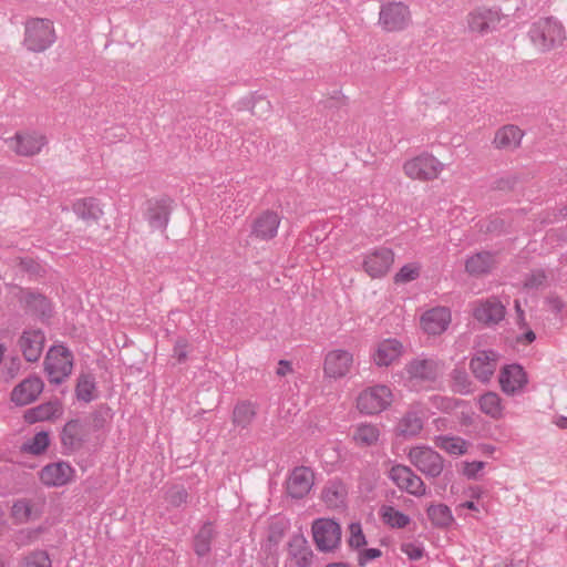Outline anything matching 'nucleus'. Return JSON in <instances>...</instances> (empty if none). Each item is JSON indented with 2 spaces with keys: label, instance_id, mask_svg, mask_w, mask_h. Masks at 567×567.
<instances>
[{
  "label": "nucleus",
  "instance_id": "nucleus-1",
  "mask_svg": "<svg viewBox=\"0 0 567 567\" xmlns=\"http://www.w3.org/2000/svg\"><path fill=\"white\" fill-rule=\"evenodd\" d=\"M56 40L53 23L48 19L31 18L25 21L23 45L28 51L40 53Z\"/></svg>",
  "mask_w": 567,
  "mask_h": 567
},
{
  "label": "nucleus",
  "instance_id": "nucleus-2",
  "mask_svg": "<svg viewBox=\"0 0 567 567\" xmlns=\"http://www.w3.org/2000/svg\"><path fill=\"white\" fill-rule=\"evenodd\" d=\"M528 35L533 44L542 52L560 45L566 38L564 27L553 18L535 22L529 29Z\"/></svg>",
  "mask_w": 567,
  "mask_h": 567
},
{
  "label": "nucleus",
  "instance_id": "nucleus-3",
  "mask_svg": "<svg viewBox=\"0 0 567 567\" xmlns=\"http://www.w3.org/2000/svg\"><path fill=\"white\" fill-rule=\"evenodd\" d=\"M59 436L63 455H73L80 452L90 440L86 421L82 417L69 420L62 426Z\"/></svg>",
  "mask_w": 567,
  "mask_h": 567
},
{
  "label": "nucleus",
  "instance_id": "nucleus-4",
  "mask_svg": "<svg viewBox=\"0 0 567 567\" xmlns=\"http://www.w3.org/2000/svg\"><path fill=\"white\" fill-rule=\"evenodd\" d=\"M72 353L63 346H54L49 349L44 359V371L51 383L60 384L72 372Z\"/></svg>",
  "mask_w": 567,
  "mask_h": 567
},
{
  "label": "nucleus",
  "instance_id": "nucleus-5",
  "mask_svg": "<svg viewBox=\"0 0 567 567\" xmlns=\"http://www.w3.org/2000/svg\"><path fill=\"white\" fill-rule=\"evenodd\" d=\"M443 164L429 153L420 154L403 165L404 174L411 179L429 182L436 179L443 171Z\"/></svg>",
  "mask_w": 567,
  "mask_h": 567
},
{
  "label": "nucleus",
  "instance_id": "nucleus-6",
  "mask_svg": "<svg viewBox=\"0 0 567 567\" xmlns=\"http://www.w3.org/2000/svg\"><path fill=\"white\" fill-rule=\"evenodd\" d=\"M410 462L425 476L435 478L444 470V458L429 446H416L410 450Z\"/></svg>",
  "mask_w": 567,
  "mask_h": 567
},
{
  "label": "nucleus",
  "instance_id": "nucleus-7",
  "mask_svg": "<svg viewBox=\"0 0 567 567\" xmlns=\"http://www.w3.org/2000/svg\"><path fill=\"white\" fill-rule=\"evenodd\" d=\"M312 536L320 551H332L340 545L341 527L333 519L318 518L312 524Z\"/></svg>",
  "mask_w": 567,
  "mask_h": 567
},
{
  "label": "nucleus",
  "instance_id": "nucleus-8",
  "mask_svg": "<svg viewBox=\"0 0 567 567\" xmlns=\"http://www.w3.org/2000/svg\"><path fill=\"white\" fill-rule=\"evenodd\" d=\"M392 401V392L386 385H375L360 393L357 406L365 414H378L385 410Z\"/></svg>",
  "mask_w": 567,
  "mask_h": 567
},
{
  "label": "nucleus",
  "instance_id": "nucleus-9",
  "mask_svg": "<svg viewBox=\"0 0 567 567\" xmlns=\"http://www.w3.org/2000/svg\"><path fill=\"white\" fill-rule=\"evenodd\" d=\"M501 20L502 13L495 8L478 7L466 16L468 31L481 35L496 30Z\"/></svg>",
  "mask_w": 567,
  "mask_h": 567
},
{
  "label": "nucleus",
  "instance_id": "nucleus-10",
  "mask_svg": "<svg viewBox=\"0 0 567 567\" xmlns=\"http://www.w3.org/2000/svg\"><path fill=\"white\" fill-rule=\"evenodd\" d=\"M410 22V11L402 2H390L381 7L379 23L389 32L405 29Z\"/></svg>",
  "mask_w": 567,
  "mask_h": 567
},
{
  "label": "nucleus",
  "instance_id": "nucleus-11",
  "mask_svg": "<svg viewBox=\"0 0 567 567\" xmlns=\"http://www.w3.org/2000/svg\"><path fill=\"white\" fill-rule=\"evenodd\" d=\"M389 477L401 489L414 496H423L426 492L424 482L409 466L396 464L389 472Z\"/></svg>",
  "mask_w": 567,
  "mask_h": 567
},
{
  "label": "nucleus",
  "instance_id": "nucleus-12",
  "mask_svg": "<svg viewBox=\"0 0 567 567\" xmlns=\"http://www.w3.org/2000/svg\"><path fill=\"white\" fill-rule=\"evenodd\" d=\"M315 484V474L307 466H297L286 481L287 494L295 499H301L309 494Z\"/></svg>",
  "mask_w": 567,
  "mask_h": 567
},
{
  "label": "nucleus",
  "instance_id": "nucleus-13",
  "mask_svg": "<svg viewBox=\"0 0 567 567\" xmlns=\"http://www.w3.org/2000/svg\"><path fill=\"white\" fill-rule=\"evenodd\" d=\"M505 315V306L495 297L477 301L473 309L474 318L485 326H495L499 323L504 319Z\"/></svg>",
  "mask_w": 567,
  "mask_h": 567
},
{
  "label": "nucleus",
  "instance_id": "nucleus-14",
  "mask_svg": "<svg viewBox=\"0 0 567 567\" xmlns=\"http://www.w3.org/2000/svg\"><path fill=\"white\" fill-rule=\"evenodd\" d=\"M44 333L40 329L24 330L18 340V346L28 362H37L43 351Z\"/></svg>",
  "mask_w": 567,
  "mask_h": 567
},
{
  "label": "nucleus",
  "instance_id": "nucleus-15",
  "mask_svg": "<svg viewBox=\"0 0 567 567\" xmlns=\"http://www.w3.org/2000/svg\"><path fill=\"white\" fill-rule=\"evenodd\" d=\"M43 381L39 377H29L13 388L11 401L19 406L30 404L38 399L43 391Z\"/></svg>",
  "mask_w": 567,
  "mask_h": 567
},
{
  "label": "nucleus",
  "instance_id": "nucleus-16",
  "mask_svg": "<svg viewBox=\"0 0 567 567\" xmlns=\"http://www.w3.org/2000/svg\"><path fill=\"white\" fill-rule=\"evenodd\" d=\"M498 355L493 350L477 351L471 359L470 369L482 382H488L497 367Z\"/></svg>",
  "mask_w": 567,
  "mask_h": 567
},
{
  "label": "nucleus",
  "instance_id": "nucleus-17",
  "mask_svg": "<svg viewBox=\"0 0 567 567\" xmlns=\"http://www.w3.org/2000/svg\"><path fill=\"white\" fill-rule=\"evenodd\" d=\"M74 475V468L64 461L50 463L40 471V481L47 486H63Z\"/></svg>",
  "mask_w": 567,
  "mask_h": 567
},
{
  "label": "nucleus",
  "instance_id": "nucleus-18",
  "mask_svg": "<svg viewBox=\"0 0 567 567\" xmlns=\"http://www.w3.org/2000/svg\"><path fill=\"white\" fill-rule=\"evenodd\" d=\"M9 147L20 156H33L47 144L43 135L17 133L8 140Z\"/></svg>",
  "mask_w": 567,
  "mask_h": 567
},
{
  "label": "nucleus",
  "instance_id": "nucleus-19",
  "mask_svg": "<svg viewBox=\"0 0 567 567\" xmlns=\"http://www.w3.org/2000/svg\"><path fill=\"white\" fill-rule=\"evenodd\" d=\"M528 382L527 374L523 367L516 363L505 365L499 373V384L506 394H515Z\"/></svg>",
  "mask_w": 567,
  "mask_h": 567
},
{
  "label": "nucleus",
  "instance_id": "nucleus-20",
  "mask_svg": "<svg viewBox=\"0 0 567 567\" xmlns=\"http://www.w3.org/2000/svg\"><path fill=\"white\" fill-rule=\"evenodd\" d=\"M394 261V254L391 249L382 247L375 249L364 260V269L372 278L384 276Z\"/></svg>",
  "mask_w": 567,
  "mask_h": 567
},
{
  "label": "nucleus",
  "instance_id": "nucleus-21",
  "mask_svg": "<svg viewBox=\"0 0 567 567\" xmlns=\"http://www.w3.org/2000/svg\"><path fill=\"white\" fill-rule=\"evenodd\" d=\"M352 361V354L346 350L330 351L324 359V373L330 378H342L349 372Z\"/></svg>",
  "mask_w": 567,
  "mask_h": 567
},
{
  "label": "nucleus",
  "instance_id": "nucleus-22",
  "mask_svg": "<svg viewBox=\"0 0 567 567\" xmlns=\"http://www.w3.org/2000/svg\"><path fill=\"white\" fill-rule=\"evenodd\" d=\"M279 224V215L272 210H266L254 220L251 235L260 240L272 239L277 235Z\"/></svg>",
  "mask_w": 567,
  "mask_h": 567
},
{
  "label": "nucleus",
  "instance_id": "nucleus-23",
  "mask_svg": "<svg viewBox=\"0 0 567 567\" xmlns=\"http://www.w3.org/2000/svg\"><path fill=\"white\" fill-rule=\"evenodd\" d=\"M171 204L172 200L169 198L148 202L146 219L152 229L164 230L166 228L172 212Z\"/></svg>",
  "mask_w": 567,
  "mask_h": 567
},
{
  "label": "nucleus",
  "instance_id": "nucleus-24",
  "mask_svg": "<svg viewBox=\"0 0 567 567\" xmlns=\"http://www.w3.org/2000/svg\"><path fill=\"white\" fill-rule=\"evenodd\" d=\"M451 321L450 311L446 308H433L424 312L421 317L423 330L429 334H441L444 332Z\"/></svg>",
  "mask_w": 567,
  "mask_h": 567
},
{
  "label": "nucleus",
  "instance_id": "nucleus-25",
  "mask_svg": "<svg viewBox=\"0 0 567 567\" xmlns=\"http://www.w3.org/2000/svg\"><path fill=\"white\" fill-rule=\"evenodd\" d=\"M63 406L59 400L49 401L24 412L23 419L27 423L33 424L43 421H53L61 417Z\"/></svg>",
  "mask_w": 567,
  "mask_h": 567
},
{
  "label": "nucleus",
  "instance_id": "nucleus-26",
  "mask_svg": "<svg viewBox=\"0 0 567 567\" xmlns=\"http://www.w3.org/2000/svg\"><path fill=\"white\" fill-rule=\"evenodd\" d=\"M403 352L402 343L396 339H384L377 344L373 361L378 367H389L398 360Z\"/></svg>",
  "mask_w": 567,
  "mask_h": 567
},
{
  "label": "nucleus",
  "instance_id": "nucleus-27",
  "mask_svg": "<svg viewBox=\"0 0 567 567\" xmlns=\"http://www.w3.org/2000/svg\"><path fill=\"white\" fill-rule=\"evenodd\" d=\"M497 265L496 254L480 251L470 256L465 261V270L468 275L481 277L489 274Z\"/></svg>",
  "mask_w": 567,
  "mask_h": 567
},
{
  "label": "nucleus",
  "instance_id": "nucleus-28",
  "mask_svg": "<svg viewBox=\"0 0 567 567\" xmlns=\"http://www.w3.org/2000/svg\"><path fill=\"white\" fill-rule=\"evenodd\" d=\"M405 371L412 380L434 381L439 375V365L432 359L416 358L406 364Z\"/></svg>",
  "mask_w": 567,
  "mask_h": 567
},
{
  "label": "nucleus",
  "instance_id": "nucleus-29",
  "mask_svg": "<svg viewBox=\"0 0 567 567\" xmlns=\"http://www.w3.org/2000/svg\"><path fill=\"white\" fill-rule=\"evenodd\" d=\"M523 131L516 125H504L495 133L493 144L497 150L513 151L520 145Z\"/></svg>",
  "mask_w": 567,
  "mask_h": 567
},
{
  "label": "nucleus",
  "instance_id": "nucleus-30",
  "mask_svg": "<svg viewBox=\"0 0 567 567\" xmlns=\"http://www.w3.org/2000/svg\"><path fill=\"white\" fill-rule=\"evenodd\" d=\"M288 553L298 567H311L313 553L302 535H295L288 543Z\"/></svg>",
  "mask_w": 567,
  "mask_h": 567
},
{
  "label": "nucleus",
  "instance_id": "nucleus-31",
  "mask_svg": "<svg viewBox=\"0 0 567 567\" xmlns=\"http://www.w3.org/2000/svg\"><path fill=\"white\" fill-rule=\"evenodd\" d=\"M73 212L87 225L96 224L103 215L100 204L92 197L76 200L73 204Z\"/></svg>",
  "mask_w": 567,
  "mask_h": 567
},
{
  "label": "nucleus",
  "instance_id": "nucleus-32",
  "mask_svg": "<svg viewBox=\"0 0 567 567\" xmlns=\"http://www.w3.org/2000/svg\"><path fill=\"white\" fill-rule=\"evenodd\" d=\"M23 301L27 309L34 316L42 319L51 317V302L45 296L34 291H25L23 293Z\"/></svg>",
  "mask_w": 567,
  "mask_h": 567
},
{
  "label": "nucleus",
  "instance_id": "nucleus-33",
  "mask_svg": "<svg viewBox=\"0 0 567 567\" xmlns=\"http://www.w3.org/2000/svg\"><path fill=\"white\" fill-rule=\"evenodd\" d=\"M322 501L330 508H339L344 505L347 497L346 486L340 481H330L322 489Z\"/></svg>",
  "mask_w": 567,
  "mask_h": 567
},
{
  "label": "nucleus",
  "instance_id": "nucleus-34",
  "mask_svg": "<svg viewBox=\"0 0 567 567\" xmlns=\"http://www.w3.org/2000/svg\"><path fill=\"white\" fill-rule=\"evenodd\" d=\"M215 536L216 530L213 523L206 522L194 537V550L198 557H205L210 553Z\"/></svg>",
  "mask_w": 567,
  "mask_h": 567
},
{
  "label": "nucleus",
  "instance_id": "nucleus-35",
  "mask_svg": "<svg viewBox=\"0 0 567 567\" xmlns=\"http://www.w3.org/2000/svg\"><path fill=\"white\" fill-rule=\"evenodd\" d=\"M436 447L451 455H463L467 452L468 443L458 436L437 435L434 437Z\"/></svg>",
  "mask_w": 567,
  "mask_h": 567
},
{
  "label": "nucleus",
  "instance_id": "nucleus-36",
  "mask_svg": "<svg viewBox=\"0 0 567 567\" xmlns=\"http://www.w3.org/2000/svg\"><path fill=\"white\" fill-rule=\"evenodd\" d=\"M426 513L432 524L440 528L449 527L454 520L450 507L445 504L430 505Z\"/></svg>",
  "mask_w": 567,
  "mask_h": 567
},
{
  "label": "nucleus",
  "instance_id": "nucleus-37",
  "mask_svg": "<svg viewBox=\"0 0 567 567\" xmlns=\"http://www.w3.org/2000/svg\"><path fill=\"white\" fill-rule=\"evenodd\" d=\"M423 429V420L415 411L404 414L398 425L399 433L403 436H415Z\"/></svg>",
  "mask_w": 567,
  "mask_h": 567
},
{
  "label": "nucleus",
  "instance_id": "nucleus-38",
  "mask_svg": "<svg viewBox=\"0 0 567 567\" xmlns=\"http://www.w3.org/2000/svg\"><path fill=\"white\" fill-rule=\"evenodd\" d=\"M256 416L255 406L247 401L238 403L233 412V423L243 429L247 427Z\"/></svg>",
  "mask_w": 567,
  "mask_h": 567
},
{
  "label": "nucleus",
  "instance_id": "nucleus-39",
  "mask_svg": "<svg viewBox=\"0 0 567 567\" xmlns=\"http://www.w3.org/2000/svg\"><path fill=\"white\" fill-rule=\"evenodd\" d=\"M480 408L483 413L489 415L493 419L502 416V401L497 393L487 392L480 398Z\"/></svg>",
  "mask_w": 567,
  "mask_h": 567
},
{
  "label": "nucleus",
  "instance_id": "nucleus-40",
  "mask_svg": "<svg viewBox=\"0 0 567 567\" xmlns=\"http://www.w3.org/2000/svg\"><path fill=\"white\" fill-rule=\"evenodd\" d=\"M381 517L385 524L393 528H404L410 523V517L392 506L381 507Z\"/></svg>",
  "mask_w": 567,
  "mask_h": 567
},
{
  "label": "nucleus",
  "instance_id": "nucleus-41",
  "mask_svg": "<svg viewBox=\"0 0 567 567\" xmlns=\"http://www.w3.org/2000/svg\"><path fill=\"white\" fill-rule=\"evenodd\" d=\"M379 429L372 424H361L357 427L353 440L364 446H370L377 443L379 440Z\"/></svg>",
  "mask_w": 567,
  "mask_h": 567
},
{
  "label": "nucleus",
  "instance_id": "nucleus-42",
  "mask_svg": "<svg viewBox=\"0 0 567 567\" xmlns=\"http://www.w3.org/2000/svg\"><path fill=\"white\" fill-rule=\"evenodd\" d=\"M95 390V382L92 375L83 374L79 378L75 388L76 398L83 402H91L94 399L93 391Z\"/></svg>",
  "mask_w": 567,
  "mask_h": 567
},
{
  "label": "nucleus",
  "instance_id": "nucleus-43",
  "mask_svg": "<svg viewBox=\"0 0 567 567\" xmlns=\"http://www.w3.org/2000/svg\"><path fill=\"white\" fill-rule=\"evenodd\" d=\"M20 567H52V560L48 551L38 549L25 555Z\"/></svg>",
  "mask_w": 567,
  "mask_h": 567
},
{
  "label": "nucleus",
  "instance_id": "nucleus-44",
  "mask_svg": "<svg viewBox=\"0 0 567 567\" xmlns=\"http://www.w3.org/2000/svg\"><path fill=\"white\" fill-rule=\"evenodd\" d=\"M110 419V410L106 408H99L83 420L86 421L89 433L96 432L105 427Z\"/></svg>",
  "mask_w": 567,
  "mask_h": 567
},
{
  "label": "nucleus",
  "instance_id": "nucleus-45",
  "mask_svg": "<svg viewBox=\"0 0 567 567\" xmlns=\"http://www.w3.org/2000/svg\"><path fill=\"white\" fill-rule=\"evenodd\" d=\"M12 517L20 522L25 523L32 518L33 515V504L30 499L21 498L13 503L12 505Z\"/></svg>",
  "mask_w": 567,
  "mask_h": 567
},
{
  "label": "nucleus",
  "instance_id": "nucleus-46",
  "mask_svg": "<svg viewBox=\"0 0 567 567\" xmlns=\"http://www.w3.org/2000/svg\"><path fill=\"white\" fill-rule=\"evenodd\" d=\"M50 444V435L45 431L38 432L28 443L24 450L33 455L42 454Z\"/></svg>",
  "mask_w": 567,
  "mask_h": 567
},
{
  "label": "nucleus",
  "instance_id": "nucleus-47",
  "mask_svg": "<svg viewBox=\"0 0 567 567\" xmlns=\"http://www.w3.org/2000/svg\"><path fill=\"white\" fill-rule=\"evenodd\" d=\"M188 493L184 486H172L166 493V501L174 507H179L187 503Z\"/></svg>",
  "mask_w": 567,
  "mask_h": 567
},
{
  "label": "nucleus",
  "instance_id": "nucleus-48",
  "mask_svg": "<svg viewBox=\"0 0 567 567\" xmlns=\"http://www.w3.org/2000/svg\"><path fill=\"white\" fill-rule=\"evenodd\" d=\"M350 537L348 539L349 547L360 549L367 544L365 536L362 532L360 523H351L349 526Z\"/></svg>",
  "mask_w": 567,
  "mask_h": 567
},
{
  "label": "nucleus",
  "instance_id": "nucleus-49",
  "mask_svg": "<svg viewBox=\"0 0 567 567\" xmlns=\"http://www.w3.org/2000/svg\"><path fill=\"white\" fill-rule=\"evenodd\" d=\"M20 269L30 276L41 277L44 274L43 267L33 258L21 257L18 259Z\"/></svg>",
  "mask_w": 567,
  "mask_h": 567
},
{
  "label": "nucleus",
  "instance_id": "nucleus-50",
  "mask_svg": "<svg viewBox=\"0 0 567 567\" xmlns=\"http://www.w3.org/2000/svg\"><path fill=\"white\" fill-rule=\"evenodd\" d=\"M547 276L543 269L533 270L525 279L524 287L528 289H536L546 282Z\"/></svg>",
  "mask_w": 567,
  "mask_h": 567
},
{
  "label": "nucleus",
  "instance_id": "nucleus-51",
  "mask_svg": "<svg viewBox=\"0 0 567 567\" xmlns=\"http://www.w3.org/2000/svg\"><path fill=\"white\" fill-rule=\"evenodd\" d=\"M419 277V267L413 265L403 266L400 271L395 275V282H409Z\"/></svg>",
  "mask_w": 567,
  "mask_h": 567
},
{
  "label": "nucleus",
  "instance_id": "nucleus-52",
  "mask_svg": "<svg viewBox=\"0 0 567 567\" xmlns=\"http://www.w3.org/2000/svg\"><path fill=\"white\" fill-rule=\"evenodd\" d=\"M382 551L378 548H368L359 551L358 563L360 566H365L370 560L381 557Z\"/></svg>",
  "mask_w": 567,
  "mask_h": 567
},
{
  "label": "nucleus",
  "instance_id": "nucleus-53",
  "mask_svg": "<svg viewBox=\"0 0 567 567\" xmlns=\"http://www.w3.org/2000/svg\"><path fill=\"white\" fill-rule=\"evenodd\" d=\"M518 178L515 175L501 177L494 182V188L498 190H512L517 184Z\"/></svg>",
  "mask_w": 567,
  "mask_h": 567
},
{
  "label": "nucleus",
  "instance_id": "nucleus-54",
  "mask_svg": "<svg viewBox=\"0 0 567 567\" xmlns=\"http://www.w3.org/2000/svg\"><path fill=\"white\" fill-rule=\"evenodd\" d=\"M401 550L411 559L417 560L423 556V548L413 543L402 544Z\"/></svg>",
  "mask_w": 567,
  "mask_h": 567
},
{
  "label": "nucleus",
  "instance_id": "nucleus-55",
  "mask_svg": "<svg viewBox=\"0 0 567 567\" xmlns=\"http://www.w3.org/2000/svg\"><path fill=\"white\" fill-rule=\"evenodd\" d=\"M485 466V463L482 461H474V462H465L464 463V470L463 474L468 478H475L476 474L483 470Z\"/></svg>",
  "mask_w": 567,
  "mask_h": 567
},
{
  "label": "nucleus",
  "instance_id": "nucleus-56",
  "mask_svg": "<svg viewBox=\"0 0 567 567\" xmlns=\"http://www.w3.org/2000/svg\"><path fill=\"white\" fill-rule=\"evenodd\" d=\"M505 221L501 218H493L488 220L485 231L489 234H502L505 230Z\"/></svg>",
  "mask_w": 567,
  "mask_h": 567
},
{
  "label": "nucleus",
  "instance_id": "nucleus-57",
  "mask_svg": "<svg viewBox=\"0 0 567 567\" xmlns=\"http://www.w3.org/2000/svg\"><path fill=\"white\" fill-rule=\"evenodd\" d=\"M453 379L456 383L461 384L464 389L467 388V374L464 371L454 370L453 371Z\"/></svg>",
  "mask_w": 567,
  "mask_h": 567
},
{
  "label": "nucleus",
  "instance_id": "nucleus-58",
  "mask_svg": "<svg viewBox=\"0 0 567 567\" xmlns=\"http://www.w3.org/2000/svg\"><path fill=\"white\" fill-rule=\"evenodd\" d=\"M292 371V367H291V363L287 360H280L279 361V367L276 371V373L279 375V377H285L287 373L291 372Z\"/></svg>",
  "mask_w": 567,
  "mask_h": 567
},
{
  "label": "nucleus",
  "instance_id": "nucleus-59",
  "mask_svg": "<svg viewBox=\"0 0 567 567\" xmlns=\"http://www.w3.org/2000/svg\"><path fill=\"white\" fill-rule=\"evenodd\" d=\"M20 369V360L17 358V359H12L10 365L8 367V375L10 379H13L18 371Z\"/></svg>",
  "mask_w": 567,
  "mask_h": 567
},
{
  "label": "nucleus",
  "instance_id": "nucleus-60",
  "mask_svg": "<svg viewBox=\"0 0 567 567\" xmlns=\"http://www.w3.org/2000/svg\"><path fill=\"white\" fill-rule=\"evenodd\" d=\"M535 339H536V334L532 330H528L523 336V340L526 341L527 343H532Z\"/></svg>",
  "mask_w": 567,
  "mask_h": 567
},
{
  "label": "nucleus",
  "instance_id": "nucleus-61",
  "mask_svg": "<svg viewBox=\"0 0 567 567\" xmlns=\"http://www.w3.org/2000/svg\"><path fill=\"white\" fill-rule=\"evenodd\" d=\"M461 506L471 511H477V506L473 501H467L463 503Z\"/></svg>",
  "mask_w": 567,
  "mask_h": 567
},
{
  "label": "nucleus",
  "instance_id": "nucleus-62",
  "mask_svg": "<svg viewBox=\"0 0 567 567\" xmlns=\"http://www.w3.org/2000/svg\"><path fill=\"white\" fill-rule=\"evenodd\" d=\"M556 424L560 429H567V417L566 416L559 417Z\"/></svg>",
  "mask_w": 567,
  "mask_h": 567
},
{
  "label": "nucleus",
  "instance_id": "nucleus-63",
  "mask_svg": "<svg viewBox=\"0 0 567 567\" xmlns=\"http://www.w3.org/2000/svg\"><path fill=\"white\" fill-rule=\"evenodd\" d=\"M514 307H515L517 317H522V315L524 313V310L522 309L519 300H515Z\"/></svg>",
  "mask_w": 567,
  "mask_h": 567
},
{
  "label": "nucleus",
  "instance_id": "nucleus-64",
  "mask_svg": "<svg viewBox=\"0 0 567 567\" xmlns=\"http://www.w3.org/2000/svg\"><path fill=\"white\" fill-rule=\"evenodd\" d=\"M326 567H350V565L347 563L340 561V563H330Z\"/></svg>",
  "mask_w": 567,
  "mask_h": 567
}]
</instances>
